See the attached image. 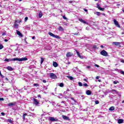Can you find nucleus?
Returning a JSON list of instances; mask_svg holds the SVG:
<instances>
[{
    "label": "nucleus",
    "mask_w": 124,
    "mask_h": 124,
    "mask_svg": "<svg viewBox=\"0 0 124 124\" xmlns=\"http://www.w3.org/2000/svg\"><path fill=\"white\" fill-rule=\"evenodd\" d=\"M70 3H72V1H69Z\"/></svg>",
    "instance_id": "338daca9"
},
{
    "label": "nucleus",
    "mask_w": 124,
    "mask_h": 124,
    "mask_svg": "<svg viewBox=\"0 0 124 124\" xmlns=\"http://www.w3.org/2000/svg\"><path fill=\"white\" fill-rule=\"evenodd\" d=\"M79 21L81 22V23H83V24H87V22L85 21V20L82 19H79Z\"/></svg>",
    "instance_id": "2eb2a0df"
},
{
    "label": "nucleus",
    "mask_w": 124,
    "mask_h": 124,
    "mask_svg": "<svg viewBox=\"0 0 124 124\" xmlns=\"http://www.w3.org/2000/svg\"><path fill=\"white\" fill-rule=\"evenodd\" d=\"M94 66H96V67H99V65H97V64H95L94 65Z\"/></svg>",
    "instance_id": "de8ad7c7"
},
{
    "label": "nucleus",
    "mask_w": 124,
    "mask_h": 124,
    "mask_svg": "<svg viewBox=\"0 0 124 124\" xmlns=\"http://www.w3.org/2000/svg\"><path fill=\"white\" fill-rule=\"evenodd\" d=\"M65 103V101H64L62 102V103Z\"/></svg>",
    "instance_id": "0e129e2a"
},
{
    "label": "nucleus",
    "mask_w": 124,
    "mask_h": 124,
    "mask_svg": "<svg viewBox=\"0 0 124 124\" xmlns=\"http://www.w3.org/2000/svg\"><path fill=\"white\" fill-rule=\"evenodd\" d=\"M72 34H74V35H78V33H72Z\"/></svg>",
    "instance_id": "8fccbe9b"
},
{
    "label": "nucleus",
    "mask_w": 124,
    "mask_h": 124,
    "mask_svg": "<svg viewBox=\"0 0 124 124\" xmlns=\"http://www.w3.org/2000/svg\"><path fill=\"white\" fill-rule=\"evenodd\" d=\"M4 100V99H3V98H1V97H0V101H3Z\"/></svg>",
    "instance_id": "a19ab883"
},
{
    "label": "nucleus",
    "mask_w": 124,
    "mask_h": 124,
    "mask_svg": "<svg viewBox=\"0 0 124 124\" xmlns=\"http://www.w3.org/2000/svg\"><path fill=\"white\" fill-rule=\"evenodd\" d=\"M73 101H74L75 103H76V102H77L76 100H75V99H74V100H73Z\"/></svg>",
    "instance_id": "e2e57ef3"
},
{
    "label": "nucleus",
    "mask_w": 124,
    "mask_h": 124,
    "mask_svg": "<svg viewBox=\"0 0 124 124\" xmlns=\"http://www.w3.org/2000/svg\"><path fill=\"white\" fill-rule=\"evenodd\" d=\"M6 69L8 70H10V71H12L13 70V68L11 66H8V67H7Z\"/></svg>",
    "instance_id": "4468645a"
},
{
    "label": "nucleus",
    "mask_w": 124,
    "mask_h": 124,
    "mask_svg": "<svg viewBox=\"0 0 124 124\" xmlns=\"http://www.w3.org/2000/svg\"><path fill=\"white\" fill-rule=\"evenodd\" d=\"M16 34H17V35H19L20 37H23V34H22V33H21V32H20L18 30L16 31Z\"/></svg>",
    "instance_id": "1a4fd4ad"
},
{
    "label": "nucleus",
    "mask_w": 124,
    "mask_h": 124,
    "mask_svg": "<svg viewBox=\"0 0 124 124\" xmlns=\"http://www.w3.org/2000/svg\"><path fill=\"white\" fill-rule=\"evenodd\" d=\"M83 81H85V82H88V80L86 78L83 79Z\"/></svg>",
    "instance_id": "3c124183"
},
{
    "label": "nucleus",
    "mask_w": 124,
    "mask_h": 124,
    "mask_svg": "<svg viewBox=\"0 0 124 124\" xmlns=\"http://www.w3.org/2000/svg\"><path fill=\"white\" fill-rule=\"evenodd\" d=\"M78 86H79V87H82V86H83V84H82L81 82H78Z\"/></svg>",
    "instance_id": "473e14b6"
},
{
    "label": "nucleus",
    "mask_w": 124,
    "mask_h": 124,
    "mask_svg": "<svg viewBox=\"0 0 124 124\" xmlns=\"http://www.w3.org/2000/svg\"><path fill=\"white\" fill-rule=\"evenodd\" d=\"M96 79H97V80H98L99 79V77L97 76L96 77Z\"/></svg>",
    "instance_id": "5fc2aeb1"
},
{
    "label": "nucleus",
    "mask_w": 124,
    "mask_h": 124,
    "mask_svg": "<svg viewBox=\"0 0 124 124\" xmlns=\"http://www.w3.org/2000/svg\"><path fill=\"white\" fill-rule=\"evenodd\" d=\"M68 78H69L70 79V80H73V79H74V78H73V77H72L71 76H68Z\"/></svg>",
    "instance_id": "bb28decb"
},
{
    "label": "nucleus",
    "mask_w": 124,
    "mask_h": 124,
    "mask_svg": "<svg viewBox=\"0 0 124 124\" xmlns=\"http://www.w3.org/2000/svg\"><path fill=\"white\" fill-rule=\"evenodd\" d=\"M42 16H43V14L42 13V12L40 11L39 14V18H41Z\"/></svg>",
    "instance_id": "f3484780"
},
{
    "label": "nucleus",
    "mask_w": 124,
    "mask_h": 124,
    "mask_svg": "<svg viewBox=\"0 0 124 124\" xmlns=\"http://www.w3.org/2000/svg\"><path fill=\"white\" fill-rule=\"evenodd\" d=\"M44 62V59L43 58H41V64H42Z\"/></svg>",
    "instance_id": "5701e85b"
},
{
    "label": "nucleus",
    "mask_w": 124,
    "mask_h": 124,
    "mask_svg": "<svg viewBox=\"0 0 124 124\" xmlns=\"http://www.w3.org/2000/svg\"><path fill=\"white\" fill-rule=\"evenodd\" d=\"M120 73H121V74H123V75H124V71H120Z\"/></svg>",
    "instance_id": "e433bc0d"
},
{
    "label": "nucleus",
    "mask_w": 124,
    "mask_h": 124,
    "mask_svg": "<svg viewBox=\"0 0 124 124\" xmlns=\"http://www.w3.org/2000/svg\"><path fill=\"white\" fill-rule=\"evenodd\" d=\"M62 117L63 120H66V121H68V120H69V118H68L67 116L65 115H62Z\"/></svg>",
    "instance_id": "f8f14e48"
},
{
    "label": "nucleus",
    "mask_w": 124,
    "mask_h": 124,
    "mask_svg": "<svg viewBox=\"0 0 124 124\" xmlns=\"http://www.w3.org/2000/svg\"><path fill=\"white\" fill-rule=\"evenodd\" d=\"M121 44V42H112L113 45H115V46H119Z\"/></svg>",
    "instance_id": "9b49d317"
},
{
    "label": "nucleus",
    "mask_w": 124,
    "mask_h": 124,
    "mask_svg": "<svg viewBox=\"0 0 124 124\" xmlns=\"http://www.w3.org/2000/svg\"><path fill=\"white\" fill-rule=\"evenodd\" d=\"M111 93H117V91L115 90H112L111 91Z\"/></svg>",
    "instance_id": "cd10ccee"
},
{
    "label": "nucleus",
    "mask_w": 124,
    "mask_h": 124,
    "mask_svg": "<svg viewBox=\"0 0 124 124\" xmlns=\"http://www.w3.org/2000/svg\"><path fill=\"white\" fill-rule=\"evenodd\" d=\"M37 97L41 98V96L40 95V94L38 95Z\"/></svg>",
    "instance_id": "4d7b16f0"
},
{
    "label": "nucleus",
    "mask_w": 124,
    "mask_h": 124,
    "mask_svg": "<svg viewBox=\"0 0 124 124\" xmlns=\"http://www.w3.org/2000/svg\"><path fill=\"white\" fill-rule=\"evenodd\" d=\"M43 83H46L47 81H46V80H45V79H44L43 80Z\"/></svg>",
    "instance_id": "c03bdc74"
},
{
    "label": "nucleus",
    "mask_w": 124,
    "mask_h": 124,
    "mask_svg": "<svg viewBox=\"0 0 124 124\" xmlns=\"http://www.w3.org/2000/svg\"><path fill=\"white\" fill-rule=\"evenodd\" d=\"M62 18H63V19H64V20H67V18H66V17H65V16H62Z\"/></svg>",
    "instance_id": "c9c22d12"
},
{
    "label": "nucleus",
    "mask_w": 124,
    "mask_h": 124,
    "mask_svg": "<svg viewBox=\"0 0 124 124\" xmlns=\"http://www.w3.org/2000/svg\"><path fill=\"white\" fill-rule=\"evenodd\" d=\"M108 110L109 111H114V110H115V107H111L110 108H109Z\"/></svg>",
    "instance_id": "6ab92c4d"
},
{
    "label": "nucleus",
    "mask_w": 124,
    "mask_h": 124,
    "mask_svg": "<svg viewBox=\"0 0 124 124\" xmlns=\"http://www.w3.org/2000/svg\"><path fill=\"white\" fill-rule=\"evenodd\" d=\"M93 48L94 49H96V48H97V47L96 46H93Z\"/></svg>",
    "instance_id": "a18cd8bd"
},
{
    "label": "nucleus",
    "mask_w": 124,
    "mask_h": 124,
    "mask_svg": "<svg viewBox=\"0 0 124 124\" xmlns=\"http://www.w3.org/2000/svg\"><path fill=\"white\" fill-rule=\"evenodd\" d=\"M83 86H84V87H88V84H87V83H84V84H83Z\"/></svg>",
    "instance_id": "58836bf2"
},
{
    "label": "nucleus",
    "mask_w": 124,
    "mask_h": 124,
    "mask_svg": "<svg viewBox=\"0 0 124 124\" xmlns=\"http://www.w3.org/2000/svg\"><path fill=\"white\" fill-rule=\"evenodd\" d=\"M101 55L104 56L105 57H107L108 56V53L106 51L103 50L100 52Z\"/></svg>",
    "instance_id": "7ed1b4c3"
},
{
    "label": "nucleus",
    "mask_w": 124,
    "mask_h": 124,
    "mask_svg": "<svg viewBox=\"0 0 124 124\" xmlns=\"http://www.w3.org/2000/svg\"><path fill=\"white\" fill-rule=\"evenodd\" d=\"M113 84L114 85H116V84H119V81H113Z\"/></svg>",
    "instance_id": "c756f323"
},
{
    "label": "nucleus",
    "mask_w": 124,
    "mask_h": 124,
    "mask_svg": "<svg viewBox=\"0 0 124 124\" xmlns=\"http://www.w3.org/2000/svg\"><path fill=\"white\" fill-rule=\"evenodd\" d=\"M100 47H101V48H103V47H104V46L102 45V46H100Z\"/></svg>",
    "instance_id": "052dcab7"
},
{
    "label": "nucleus",
    "mask_w": 124,
    "mask_h": 124,
    "mask_svg": "<svg viewBox=\"0 0 124 124\" xmlns=\"http://www.w3.org/2000/svg\"><path fill=\"white\" fill-rule=\"evenodd\" d=\"M86 93L87 94V95H91L92 94V92L90 90H87Z\"/></svg>",
    "instance_id": "ddd939ff"
},
{
    "label": "nucleus",
    "mask_w": 124,
    "mask_h": 124,
    "mask_svg": "<svg viewBox=\"0 0 124 124\" xmlns=\"http://www.w3.org/2000/svg\"><path fill=\"white\" fill-rule=\"evenodd\" d=\"M0 76L2 78H3V77H4L1 74V73L0 74Z\"/></svg>",
    "instance_id": "09e8293b"
},
{
    "label": "nucleus",
    "mask_w": 124,
    "mask_h": 124,
    "mask_svg": "<svg viewBox=\"0 0 124 124\" xmlns=\"http://www.w3.org/2000/svg\"><path fill=\"white\" fill-rule=\"evenodd\" d=\"M123 123H124V120L120 119L118 120V124H123Z\"/></svg>",
    "instance_id": "dca6fc26"
},
{
    "label": "nucleus",
    "mask_w": 124,
    "mask_h": 124,
    "mask_svg": "<svg viewBox=\"0 0 124 124\" xmlns=\"http://www.w3.org/2000/svg\"><path fill=\"white\" fill-rule=\"evenodd\" d=\"M8 122L9 123H10V124H12V123H13V122L12 121V120H10V119H9V120H8Z\"/></svg>",
    "instance_id": "72a5a7b5"
},
{
    "label": "nucleus",
    "mask_w": 124,
    "mask_h": 124,
    "mask_svg": "<svg viewBox=\"0 0 124 124\" xmlns=\"http://www.w3.org/2000/svg\"><path fill=\"white\" fill-rule=\"evenodd\" d=\"M6 33H5V32H2V35H3V36H4V35H6Z\"/></svg>",
    "instance_id": "ea45409f"
},
{
    "label": "nucleus",
    "mask_w": 124,
    "mask_h": 124,
    "mask_svg": "<svg viewBox=\"0 0 124 124\" xmlns=\"http://www.w3.org/2000/svg\"><path fill=\"white\" fill-rule=\"evenodd\" d=\"M84 10L85 12H88V10L84 9Z\"/></svg>",
    "instance_id": "864d4df0"
},
{
    "label": "nucleus",
    "mask_w": 124,
    "mask_h": 124,
    "mask_svg": "<svg viewBox=\"0 0 124 124\" xmlns=\"http://www.w3.org/2000/svg\"><path fill=\"white\" fill-rule=\"evenodd\" d=\"M53 65L54 67H57L58 63H57L56 62H53Z\"/></svg>",
    "instance_id": "aec40b11"
},
{
    "label": "nucleus",
    "mask_w": 124,
    "mask_h": 124,
    "mask_svg": "<svg viewBox=\"0 0 124 124\" xmlns=\"http://www.w3.org/2000/svg\"><path fill=\"white\" fill-rule=\"evenodd\" d=\"M15 105H16V102L10 103L8 104V106H9V107L15 106Z\"/></svg>",
    "instance_id": "9d476101"
},
{
    "label": "nucleus",
    "mask_w": 124,
    "mask_h": 124,
    "mask_svg": "<svg viewBox=\"0 0 124 124\" xmlns=\"http://www.w3.org/2000/svg\"><path fill=\"white\" fill-rule=\"evenodd\" d=\"M28 19H29V18L28 17V16H26V17L25 18V22H27V21H28Z\"/></svg>",
    "instance_id": "4c0bfd02"
},
{
    "label": "nucleus",
    "mask_w": 124,
    "mask_h": 124,
    "mask_svg": "<svg viewBox=\"0 0 124 124\" xmlns=\"http://www.w3.org/2000/svg\"><path fill=\"white\" fill-rule=\"evenodd\" d=\"M113 22L116 27H117V28H120V24H119V22H118L116 19H113Z\"/></svg>",
    "instance_id": "39448f33"
},
{
    "label": "nucleus",
    "mask_w": 124,
    "mask_h": 124,
    "mask_svg": "<svg viewBox=\"0 0 124 124\" xmlns=\"http://www.w3.org/2000/svg\"><path fill=\"white\" fill-rule=\"evenodd\" d=\"M66 92H69V89H67V91H66Z\"/></svg>",
    "instance_id": "774afa93"
},
{
    "label": "nucleus",
    "mask_w": 124,
    "mask_h": 124,
    "mask_svg": "<svg viewBox=\"0 0 124 124\" xmlns=\"http://www.w3.org/2000/svg\"><path fill=\"white\" fill-rule=\"evenodd\" d=\"M60 87H61L62 88L63 87V83H61L59 85Z\"/></svg>",
    "instance_id": "7c9ffc66"
},
{
    "label": "nucleus",
    "mask_w": 124,
    "mask_h": 124,
    "mask_svg": "<svg viewBox=\"0 0 124 124\" xmlns=\"http://www.w3.org/2000/svg\"><path fill=\"white\" fill-rule=\"evenodd\" d=\"M5 80L6 81H9L8 78H5Z\"/></svg>",
    "instance_id": "603ef678"
},
{
    "label": "nucleus",
    "mask_w": 124,
    "mask_h": 124,
    "mask_svg": "<svg viewBox=\"0 0 124 124\" xmlns=\"http://www.w3.org/2000/svg\"><path fill=\"white\" fill-rule=\"evenodd\" d=\"M55 38H58V39H60V36L59 35H54V37Z\"/></svg>",
    "instance_id": "c85d7f7f"
},
{
    "label": "nucleus",
    "mask_w": 124,
    "mask_h": 124,
    "mask_svg": "<svg viewBox=\"0 0 124 124\" xmlns=\"http://www.w3.org/2000/svg\"><path fill=\"white\" fill-rule=\"evenodd\" d=\"M121 62L124 63V60H122V61H121Z\"/></svg>",
    "instance_id": "69168bd1"
},
{
    "label": "nucleus",
    "mask_w": 124,
    "mask_h": 124,
    "mask_svg": "<svg viewBox=\"0 0 124 124\" xmlns=\"http://www.w3.org/2000/svg\"><path fill=\"white\" fill-rule=\"evenodd\" d=\"M48 120L50 122H58V119L53 117H49Z\"/></svg>",
    "instance_id": "20e7f679"
},
{
    "label": "nucleus",
    "mask_w": 124,
    "mask_h": 124,
    "mask_svg": "<svg viewBox=\"0 0 124 124\" xmlns=\"http://www.w3.org/2000/svg\"><path fill=\"white\" fill-rule=\"evenodd\" d=\"M17 61L18 62H23L24 61H28V58L24 57L22 58H13V59H6L4 60V62H15Z\"/></svg>",
    "instance_id": "f257e3e1"
},
{
    "label": "nucleus",
    "mask_w": 124,
    "mask_h": 124,
    "mask_svg": "<svg viewBox=\"0 0 124 124\" xmlns=\"http://www.w3.org/2000/svg\"><path fill=\"white\" fill-rule=\"evenodd\" d=\"M94 14L97 15V16H100V15H101V13L98 12H96L94 13Z\"/></svg>",
    "instance_id": "a211bd4d"
},
{
    "label": "nucleus",
    "mask_w": 124,
    "mask_h": 124,
    "mask_svg": "<svg viewBox=\"0 0 124 124\" xmlns=\"http://www.w3.org/2000/svg\"><path fill=\"white\" fill-rule=\"evenodd\" d=\"M4 41H5V42H7L8 41V40H7V39H5V40H4Z\"/></svg>",
    "instance_id": "6e6d98bb"
},
{
    "label": "nucleus",
    "mask_w": 124,
    "mask_h": 124,
    "mask_svg": "<svg viewBox=\"0 0 124 124\" xmlns=\"http://www.w3.org/2000/svg\"><path fill=\"white\" fill-rule=\"evenodd\" d=\"M26 116H27V113H24L22 116L24 121L26 119Z\"/></svg>",
    "instance_id": "b1692460"
},
{
    "label": "nucleus",
    "mask_w": 124,
    "mask_h": 124,
    "mask_svg": "<svg viewBox=\"0 0 124 124\" xmlns=\"http://www.w3.org/2000/svg\"><path fill=\"white\" fill-rule=\"evenodd\" d=\"M71 99L72 100H73V101L74 100V98H72V97L71 98Z\"/></svg>",
    "instance_id": "680f3d73"
},
{
    "label": "nucleus",
    "mask_w": 124,
    "mask_h": 124,
    "mask_svg": "<svg viewBox=\"0 0 124 124\" xmlns=\"http://www.w3.org/2000/svg\"><path fill=\"white\" fill-rule=\"evenodd\" d=\"M76 52H77V56H78V57H79L80 59H84V56L80 55V53H79L78 51L76 50Z\"/></svg>",
    "instance_id": "6e6552de"
},
{
    "label": "nucleus",
    "mask_w": 124,
    "mask_h": 124,
    "mask_svg": "<svg viewBox=\"0 0 124 124\" xmlns=\"http://www.w3.org/2000/svg\"><path fill=\"white\" fill-rule=\"evenodd\" d=\"M59 31H63V28H62V26H60L59 27Z\"/></svg>",
    "instance_id": "4be33fe9"
},
{
    "label": "nucleus",
    "mask_w": 124,
    "mask_h": 124,
    "mask_svg": "<svg viewBox=\"0 0 124 124\" xmlns=\"http://www.w3.org/2000/svg\"><path fill=\"white\" fill-rule=\"evenodd\" d=\"M33 86H34L35 87H37V86H38V84H34Z\"/></svg>",
    "instance_id": "49530a36"
},
{
    "label": "nucleus",
    "mask_w": 124,
    "mask_h": 124,
    "mask_svg": "<svg viewBox=\"0 0 124 124\" xmlns=\"http://www.w3.org/2000/svg\"><path fill=\"white\" fill-rule=\"evenodd\" d=\"M67 58H69V57H72L73 56V54L72 53L69 52L66 55Z\"/></svg>",
    "instance_id": "0eeeda50"
},
{
    "label": "nucleus",
    "mask_w": 124,
    "mask_h": 124,
    "mask_svg": "<svg viewBox=\"0 0 124 124\" xmlns=\"http://www.w3.org/2000/svg\"><path fill=\"white\" fill-rule=\"evenodd\" d=\"M105 10V8H104L100 7V8L99 9V10H101V11H104Z\"/></svg>",
    "instance_id": "393cba45"
},
{
    "label": "nucleus",
    "mask_w": 124,
    "mask_h": 124,
    "mask_svg": "<svg viewBox=\"0 0 124 124\" xmlns=\"http://www.w3.org/2000/svg\"><path fill=\"white\" fill-rule=\"evenodd\" d=\"M32 39H35V36H33L32 37Z\"/></svg>",
    "instance_id": "13d9d810"
},
{
    "label": "nucleus",
    "mask_w": 124,
    "mask_h": 124,
    "mask_svg": "<svg viewBox=\"0 0 124 124\" xmlns=\"http://www.w3.org/2000/svg\"><path fill=\"white\" fill-rule=\"evenodd\" d=\"M33 104H34L35 105H36V106H37V105H38V104H39V102H38L37 101V99H33Z\"/></svg>",
    "instance_id": "423d86ee"
},
{
    "label": "nucleus",
    "mask_w": 124,
    "mask_h": 124,
    "mask_svg": "<svg viewBox=\"0 0 124 124\" xmlns=\"http://www.w3.org/2000/svg\"><path fill=\"white\" fill-rule=\"evenodd\" d=\"M96 7L97 8H98V9L100 8V6H99V4H98V3L96 4Z\"/></svg>",
    "instance_id": "2f4dec72"
},
{
    "label": "nucleus",
    "mask_w": 124,
    "mask_h": 124,
    "mask_svg": "<svg viewBox=\"0 0 124 124\" xmlns=\"http://www.w3.org/2000/svg\"><path fill=\"white\" fill-rule=\"evenodd\" d=\"M48 34L50 35V36H52V37H54L55 36V34H53V33L50 32H48Z\"/></svg>",
    "instance_id": "412c9836"
},
{
    "label": "nucleus",
    "mask_w": 124,
    "mask_h": 124,
    "mask_svg": "<svg viewBox=\"0 0 124 124\" xmlns=\"http://www.w3.org/2000/svg\"><path fill=\"white\" fill-rule=\"evenodd\" d=\"M95 104H98V103H99V102H98V101H95Z\"/></svg>",
    "instance_id": "79ce46f5"
},
{
    "label": "nucleus",
    "mask_w": 124,
    "mask_h": 124,
    "mask_svg": "<svg viewBox=\"0 0 124 124\" xmlns=\"http://www.w3.org/2000/svg\"><path fill=\"white\" fill-rule=\"evenodd\" d=\"M49 76L51 79H57L58 78L57 75L53 73L49 74Z\"/></svg>",
    "instance_id": "f03ea898"
},
{
    "label": "nucleus",
    "mask_w": 124,
    "mask_h": 124,
    "mask_svg": "<svg viewBox=\"0 0 124 124\" xmlns=\"http://www.w3.org/2000/svg\"><path fill=\"white\" fill-rule=\"evenodd\" d=\"M1 115H2V116H4V115H5V113H4V112H1Z\"/></svg>",
    "instance_id": "37998d69"
},
{
    "label": "nucleus",
    "mask_w": 124,
    "mask_h": 124,
    "mask_svg": "<svg viewBox=\"0 0 124 124\" xmlns=\"http://www.w3.org/2000/svg\"><path fill=\"white\" fill-rule=\"evenodd\" d=\"M3 48V46L2 45H0V50H1Z\"/></svg>",
    "instance_id": "f704fd0d"
},
{
    "label": "nucleus",
    "mask_w": 124,
    "mask_h": 124,
    "mask_svg": "<svg viewBox=\"0 0 124 124\" xmlns=\"http://www.w3.org/2000/svg\"><path fill=\"white\" fill-rule=\"evenodd\" d=\"M14 27L16 29H18V25L17 24V23H15Z\"/></svg>",
    "instance_id": "a878e982"
},
{
    "label": "nucleus",
    "mask_w": 124,
    "mask_h": 124,
    "mask_svg": "<svg viewBox=\"0 0 124 124\" xmlns=\"http://www.w3.org/2000/svg\"><path fill=\"white\" fill-rule=\"evenodd\" d=\"M101 15H103V16H105V14L101 13Z\"/></svg>",
    "instance_id": "bf43d9fd"
}]
</instances>
